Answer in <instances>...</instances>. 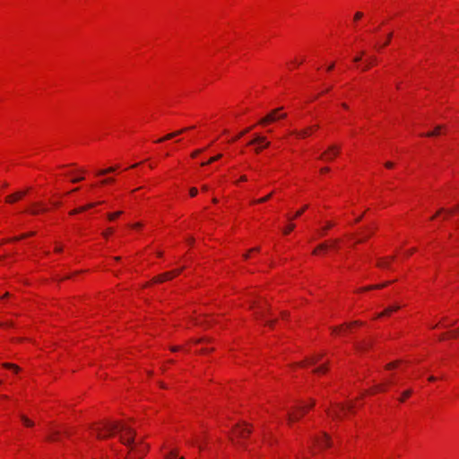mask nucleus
I'll use <instances>...</instances> for the list:
<instances>
[{"instance_id":"obj_1","label":"nucleus","mask_w":459,"mask_h":459,"mask_svg":"<svg viewBox=\"0 0 459 459\" xmlns=\"http://www.w3.org/2000/svg\"><path fill=\"white\" fill-rule=\"evenodd\" d=\"M98 438H106L115 431L122 432L120 435L121 442L127 446L128 455L126 459H142L147 453L148 446L143 442H136L134 439L135 431L125 423L105 422L102 428L93 429Z\"/></svg>"},{"instance_id":"obj_2","label":"nucleus","mask_w":459,"mask_h":459,"mask_svg":"<svg viewBox=\"0 0 459 459\" xmlns=\"http://www.w3.org/2000/svg\"><path fill=\"white\" fill-rule=\"evenodd\" d=\"M282 108H277L269 112L265 117L261 118L258 122L261 126H265L270 123L276 122L280 119H283L287 117L286 113H281Z\"/></svg>"},{"instance_id":"obj_3","label":"nucleus","mask_w":459,"mask_h":459,"mask_svg":"<svg viewBox=\"0 0 459 459\" xmlns=\"http://www.w3.org/2000/svg\"><path fill=\"white\" fill-rule=\"evenodd\" d=\"M248 144H257L255 151L256 153H259L264 148L270 145V142H268L264 136L256 134L255 138L248 143Z\"/></svg>"},{"instance_id":"obj_4","label":"nucleus","mask_w":459,"mask_h":459,"mask_svg":"<svg viewBox=\"0 0 459 459\" xmlns=\"http://www.w3.org/2000/svg\"><path fill=\"white\" fill-rule=\"evenodd\" d=\"M315 404L314 402L307 406V408L313 407ZM307 406H299L297 407V412H289L288 413V420L289 422L295 421L300 419V417L306 412Z\"/></svg>"},{"instance_id":"obj_5","label":"nucleus","mask_w":459,"mask_h":459,"mask_svg":"<svg viewBox=\"0 0 459 459\" xmlns=\"http://www.w3.org/2000/svg\"><path fill=\"white\" fill-rule=\"evenodd\" d=\"M352 407H353V405H351V404L349 406L339 404L333 411H327V413L329 416L333 417V419H340L342 417V412H344L348 410H351Z\"/></svg>"},{"instance_id":"obj_6","label":"nucleus","mask_w":459,"mask_h":459,"mask_svg":"<svg viewBox=\"0 0 459 459\" xmlns=\"http://www.w3.org/2000/svg\"><path fill=\"white\" fill-rule=\"evenodd\" d=\"M340 148L336 145H331L326 152L322 153L320 159H325L327 160H333L336 155H338Z\"/></svg>"},{"instance_id":"obj_7","label":"nucleus","mask_w":459,"mask_h":459,"mask_svg":"<svg viewBox=\"0 0 459 459\" xmlns=\"http://www.w3.org/2000/svg\"><path fill=\"white\" fill-rule=\"evenodd\" d=\"M29 191V189L23 191H17L13 195H7L5 198L6 203L13 204L20 199H22Z\"/></svg>"},{"instance_id":"obj_8","label":"nucleus","mask_w":459,"mask_h":459,"mask_svg":"<svg viewBox=\"0 0 459 459\" xmlns=\"http://www.w3.org/2000/svg\"><path fill=\"white\" fill-rule=\"evenodd\" d=\"M314 442L316 443L319 447L331 446L330 437L326 433H323L321 438H315Z\"/></svg>"},{"instance_id":"obj_9","label":"nucleus","mask_w":459,"mask_h":459,"mask_svg":"<svg viewBox=\"0 0 459 459\" xmlns=\"http://www.w3.org/2000/svg\"><path fill=\"white\" fill-rule=\"evenodd\" d=\"M316 128H318V126H315L314 127H307L300 131H293L292 134H295L299 138H306L307 136L309 135L312 129H316Z\"/></svg>"},{"instance_id":"obj_10","label":"nucleus","mask_w":459,"mask_h":459,"mask_svg":"<svg viewBox=\"0 0 459 459\" xmlns=\"http://www.w3.org/2000/svg\"><path fill=\"white\" fill-rule=\"evenodd\" d=\"M323 357V354H316V355H313L312 357L308 358L307 359H306L305 361L303 362H300L299 365L300 366H305V365H314L316 364V362H318L321 358Z\"/></svg>"},{"instance_id":"obj_11","label":"nucleus","mask_w":459,"mask_h":459,"mask_svg":"<svg viewBox=\"0 0 459 459\" xmlns=\"http://www.w3.org/2000/svg\"><path fill=\"white\" fill-rule=\"evenodd\" d=\"M250 433V429L244 427H237L234 430V434L239 437H246Z\"/></svg>"},{"instance_id":"obj_12","label":"nucleus","mask_w":459,"mask_h":459,"mask_svg":"<svg viewBox=\"0 0 459 459\" xmlns=\"http://www.w3.org/2000/svg\"><path fill=\"white\" fill-rule=\"evenodd\" d=\"M192 127H188V128H184V129H181V130H178V131H176V132H173V133H170L169 134H167L166 136H164L163 138H160L158 140L159 143H161L165 140H169V139H172L174 138L175 136H178L179 134H181L183 132L188 130V129H191Z\"/></svg>"},{"instance_id":"obj_13","label":"nucleus","mask_w":459,"mask_h":459,"mask_svg":"<svg viewBox=\"0 0 459 459\" xmlns=\"http://www.w3.org/2000/svg\"><path fill=\"white\" fill-rule=\"evenodd\" d=\"M361 325V323H360V322H359V321H355V322H353V323H351V324H350V325H345V326H344V325H341V326H339V327H334V328H333V333H342V332H344L346 329H348V328L351 327V326H352V325Z\"/></svg>"},{"instance_id":"obj_14","label":"nucleus","mask_w":459,"mask_h":459,"mask_svg":"<svg viewBox=\"0 0 459 459\" xmlns=\"http://www.w3.org/2000/svg\"><path fill=\"white\" fill-rule=\"evenodd\" d=\"M100 203H91V204H88L84 206H82V207H79L77 209H74L73 211L70 212V214L71 215H74V214H77L78 212H83V211H86L90 208H92L94 207L95 205L99 204Z\"/></svg>"},{"instance_id":"obj_15","label":"nucleus","mask_w":459,"mask_h":459,"mask_svg":"<svg viewBox=\"0 0 459 459\" xmlns=\"http://www.w3.org/2000/svg\"><path fill=\"white\" fill-rule=\"evenodd\" d=\"M170 279H172L171 273L168 272V273H164L153 278L152 281L154 282H163L164 281H168Z\"/></svg>"},{"instance_id":"obj_16","label":"nucleus","mask_w":459,"mask_h":459,"mask_svg":"<svg viewBox=\"0 0 459 459\" xmlns=\"http://www.w3.org/2000/svg\"><path fill=\"white\" fill-rule=\"evenodd\" d=\"M34 206L36 209L31 211V213L34 215L39 214V212H46L48 211V208L42 206L39 203L34 204Z\"/></svg>"},{"instance_id":"obj_17","label":"nucleus","mask_w":459,"mask_h":459,"mask_svg":"<svg viewBox=\"0 0 459 459\" xmlns=\"http://www.w3.org/2000/svg\"><path fill=\"white\" fill-rule=\"evenodd\" d=\"M391 281H385L382 284H377V285H371V286H368L366 288H363L361 289V290H378V289H382L385 286H387L388 284H390Z\"/></svg>"},{"instance_id":"obj_18","label":"nucleus","mask_w":459,"mask_h":459,"mask_svg":"<svg viewBox=\"0 0 459 459\" xmlns=\"http://www.w3.org/2000/svg\"><path fill=\"white\" fill-rule=\"evenodd\" d=\"M391 281H385L382 284H377V285H371V286H368L366 288H363L361 289V290H378V289H382L385 286H387L388 284H390Z\"/></svg>"},{"instance_id":"obj_19","label":"nucleus","mask_w":459,"mask_h":459,"mask_svg":"<svg viewBox=\"0 0 459 459\" xmlns=\"http://www.w3.org/2000/svg\"><path fill=\"white\" fill-rule=\"evenodd\" d=\"M400 308L399 306H392V307H387L384 312L380 313L377 315V317H381L383 316H385V315H389L390 313L394 312V311H396Z\"/></svg>"},{"instance_id":"obj_20","label":"nucleus","mask_w":459,"mask_h":459,"mask_svg":"<svg viewBox=\"0 0 459 459\" xmlns=\"http://www.w3.org/2000/svg\"><path fill=\"white\" fill-rule=\"evenodd\" d=\"M377 265L380 268L388 269V268H390V262H388L387 260H385L384 258H381L378 260Z\"/></svg>"},{"instance_id":"obj_21","label":"nucleus","mask_w":459,"mask_h":459,"mask_svg":"<svg viewBox=\"0 0 459 459\" xmlns=\"http://www.w3.org/2000/svg\"><path fill=\"white\" fill-rule=\"evenodd\" d=\"M117 169V167H109L106 169H102V170H100L97 172V175L98 176H103V175H106L108 173H111V172H114L116 171V169Z\"/></svg>"},{"instance_id":"obj_22","label":"nucleus","mask_w":459,"mask_h":459,"mask_svg":"<svg viewBox=\"0 0 459 459\" xmlns=\"http://www.w3.org/2000/svg\"><path fill=\"white\" fill-rule=\"evenodd\" d=\"M442 127H443L442 126H437L435 127L434 131L427 133L425 135L429 136V137L436 136L440 133V130L442 129Z\"/></svg>"},{"instance_id":"obj_23","label":"nucleus","mask_w":459,"mask_h":459,"mask_svg":"<svg viewBox=\"0 0 459 459\" xmlns=\"http://www.w3.org/2000/svg\"><path fill=\"white\" fill-rule=\"evenodd\" d=\"M221 157H222V154H218V155H216L214 157H212L208 161L201 163V165L204 166L206 164H210V163H212L213 161H216V160H220Z\"/></svg>"},{"instance_id":"obj_24","label":"nucleus","mask_w":459,"mask_h":459,"mask_svg":"<svg viewBox=\"0 0 459 459\" xmlns=\"http://www.w3.org/2000/svg\"><path fill=\"white\" fill-rule=\"evenodd\" d=\"M3 366L6 368L13 369L15 372H18L20 370V368L14 364L4 363Z\"/></svg>"},{"instance_id":"obj_25","label":"nucleus","mask_w":459,"mask_h":459,"mask_svg":"<svg viewBox=\"0 0 459 459\" xmlns=\"http://www.w3.org/2000/svg\"><path fill=\"white\" fill-rule=\"evenodd\" d=\"M327 247H328L327 243H322L313 251V254H317V252L319 250H325V249H327Z\"/></svg>"},{"instance_id":"obj_26","label":"nucleus","mask_w":459,"mask_h":459,"mask_svg":"<svg viewBox=\"0 0 459 459\" xmlns=\"http://www.w3.org/2000/svg\"><path fill=\"white\" fill-rule=\"evenodd\" d=\"M327 370V367L325 365H322L314 369L315 373H325Z\"/></svg>"},{"instance_id":"obj_27","label":"nucleus","mask_w":459,"mask_h":459,"mask_svg":"<svg viewBox=\"0 0 459 459\" xmlns=\"http://www.w3.org/2000/svg\"><path fill=\"white\" fill-rule=\"evenodd\" d=\"M295 228V224L293 223H290V225H288L284 230H283V233L284 234H289L290 231H292Z\"/></svg>"},{"instance_id":"obj_28","label":"nucleus","mask_w":459,"mask_h":459,"mask_svg":"<svg viewBox=\"0 0 459 459\" xmlns=\"http://www.w3.org/2000/svg\"><path fill=\"white\" fill-rule=\"evenodd\" d=\"M122 213V212H113V213H108V218L110 220V221H113L115 220L116 218H117L120 214Z\"/></svg>"},{"instance_id":"obj_29","label":"nucleus","mask_w":459,"mask_h":459,"mask_svg":"<svg viewBox=\"0 0 459 459\" xmlns=\"http://www.w3.org/2000/svg\"><path fill=\"white\" fill-rule=\"evenodd\" d=\"M22 420L23 421V423L27 426V427H31L33 426V422L29 420L28 418H26L25 416H22Z\"/></svg>"},{"instance_id":"obj_30","label":"nucleus","mask_w":459,"mask_h":459,"mask_svg":"<svg viewBox=\"0 0 459 459\" xmlns=\"http://www.w3.org/2000/svg\"><path fill=\"white\" fill-rule=\"evenodd\" d=\"M272 195L273 194L271 193V194H269L268 195H266V196H264L263 198H260V199H258L256 201H254V203H257V204L264 203V202H266L267 200H269L271 198Z\"/></svg>"},{"instance_id":"obj_31","label":"nucleus","mask_w":459,"mask_h":459,"mask_svg":"<svg viewBox=\"0 0 459 459\" xmlns=\"http://www.w3.org/2000/svg\"><path fill=\"white\" fill-rule=\"evenodd\" d=\"M411 394V390H407V391L403 392L402 397L400 398V401L403 402Z\"/></svg>"},{"instance_id":"obj_32","label":"nucleus","mask_w":459,"mask_h":459,"mask_svg":"<svg viewBox=\"0 0 459 459\" xmlns=\"http://www.w3.org/2000/svg\"><path fill=\"white\" fill-rule=\"evenodd\" d=\"M59 435L58 431H53L51 436L48 437V440L56 441L57 440V436Z\"/></svg>"},{"instance_id":"obj_33","label":"nucleus","mask_w":459,"mask_h":459,"mask_svg":"<svg viewBox=\"0 0 459 459\" xmlns=\"http://www.w3.org/2000/svg\"><path fill=\"white\" fill-rule=\"evenodd\" d=\"M307 208V206L306 205V206H304L302 209L299 210V211L296 212V214H295L294 218H297V217L300 216V215L304 212V211H305Z\"/></svg>"},{"instance_id":"obj_34","label":"nucleus","mask_w":459,"mask_h":459,"mask_svg":"<svg viewBox=\"0 0 459 459\" xmlns=\"http://www.w3.org/2000/svg\"><path fill=\"white\" fill-rule=\"evenodd\" d=\"M397 364H398V361L392 362V363L387 364L385 368L387 369H392V368H394Z\"/></svg>"},{"instance_id":"obj_35","label":"nucleus","mask_w":459,"mask_h":459,"mask_svg":"<svg viewBox=\"0 0 459 459\" xmlns=\"http://www.w3.org/2000/svg\"><path fill=\"white\" fill-rule=\"evenodd\" d=\"M182 270H183V268H180V269L170 272L171 277L173 278V277L178 275L182 272Z\"/></svg>"},{"instance_id":"obj_36","label":"nucleus","mask_w":459,"mask_h":459,"mask_svg":"<svg viewBox=\"0 0 459 459\" xmlns=\"http://www.w3.org/2000/svg\"><path fill=\"white\" fill-rule=\"evenodd\" d=\"M198 191L195 187H192L189 190V194L191 196H195L197 195Z\"/></svg>"},{"instance_id":"obj_37","label":"nucleus","mask_w":459,"mask_h":459,"mask_svg":"<svg viewBox=\"0 0 459 459\" xmlns=\"http://www.w3.org/2000/svg\"><path fill=\"white\" fill-rule=\"evenodd\" d=\"M363 16V13H360V12H357L354 15V20L357 21V20H359L360 18H362Z\"/></svg>"},{"instance_id":"obj_38","label":"nucleus","mask_w":459,"mask_h":459,"mask_svg":"<svg viewBox=\"0 0 459 459\" xmlns=\"http://www.w3.org/2000/svg\"><path fill=\"white\" fill-rule=\"evenodd\" d=\"M113 181H114V178H106V179H103V180L100 182V184L105 185V184H108V183H111V182H113Z\"/></svg>"},{"instance_id":"obj_39","label":"nucleus","mask_w":459,"mask_h":459,"mask_svg":"<svg viewBox=\"0 0 459 459\" xmlns=\"http://www.w3.org/2000/svg\"><path fill=\"white\" fill-rule=\"evenodd\" d=\"M392 36H393V34H392V32H390V33L387 35V37H386V39H387V40L384 43V45H383V46H387V45L389 44V42H390V39H391Z\"/></svg>"},{"instance_id":"obj_40","label":"nucleus","mask_w":459,"mask_h":459,"mask_svg":"<svg viewBox=\"0 0 459 459\" xmlns=\"http://www.w3.org/2000/svg\"><path fill=\"white\" fill-rule=\"evenodd\" d=\"M368 345H369V343H368V342H365V343H363V344L359 345V346H358V349H359V350H363V349H366Z\"/></svg>"},{"instance_id":"obj_41","label":"nucleus","mask_w":459,"mask_h":459,"mask_svg":"<svg viewBox=\"0 0 459 459\" xmlns=\"http://www.w3.org/2000/svg\"><path fill=\"white\" fill-rule=\"evenodd\" d=\"M364 54H365V52L362 51L360 56L354 57L353 61L354 62H359L361 60V56H363Z\"/></svg>"},{"instance_id":"obj_42","label":"nucleus","mask_w":459,"mask_h":459,"mask_svg":"<svg viewBox=\"0 0 459 459\" xmlns=\"http://www.w3.org/2000/svg\"><path fill=\"white\" fill-rule=\"evenodd\" d=\"M177 455L173 452H171L169 455L166 456V459H174V457H176Z\"/></svg>"},{"instance_id":"obj_43","label":"nucleus","mask_w":459,"mask_h":459,"mask_svg":"<svg viewBox=\"0 0 459 459\" xmlns=\"http://www.w3.org/2000/svg\"><path fill=\"white\" fill-rule=\"evenodd\" d=\"M201 152H202V150H196V151H195V152L191 154V156H192L193 158H195V157H196L199 153H201Z\"/></svg>"},{"instance_id":"obj_44","label":"nucleus","mask_w":459,"mask_h":459,"mask_svg":"<svg viewBox=\"0 0 459 459\" xmlns=\"http://www.w3.org/2000/svg\"><path fill=\"white\" fill-rule=\"evenodd\" d=\"M113 232L112 229L107 230V231L103 232L104 237H108L109 234Z\"/></svg>"},{"instance_id":"obj_45","label":"nucleus","mask_w":459,"mask_h":459,"mask_svg":"<svg viewBox=\"0 0 459 459\" xmlns=\"http://www.w3.org/2000/svg\"><path fill=\"white\" fill-rule=\"evenodd\" d=\"M33 234H34L33 232H30V233H29V234H28V236H31V235H33ZM25 237H27V235H22V236H21V237H19V238H14V240L22 239V238H25Z\"/></svg>"},{"instance_id":"obj_46","label":"nucleus","mask_w":459,"mask_h":459,"mask_svg":"<svg viewBox=\"0 0 459 459\" xmlns=\"http://www.w3.org/2000/svg\"><path fill=\"white\" fill-rule=\"evenodd\" d=\"M385 165L388 169H392L394 167V163L390 161L386 162Z\"/></svg>"},{"instance_id":"obj_47","label":"nucleus","mask_w":459,"mask_h":459,"mask_svg":"<svg viewBox=\"0 0 459 459\" xmlns=\"http://www.w3.org/2000/svg\"><path fill=\"white\" fill-rule=\"evenodd\" d=\"M82 179H83V178L80 177V178H76L72 179V182L73 183H76V182L82 181Z\"/></svg>"},{"instance_id":"obj_48","label":"nucleus","mask_w":459,"mask_h":459,"mask_svg":"<svg viewBox=\"0 0 459 459\" xmlns=\"http://www.w3.org/2000/svg\"><path fill=\"white\" fill-rule=\"evenodd\" d=\"M458 333H459V330L453 331V332L451 333V336H452V337H456Z\"/></svg>"},{"instance_id":"obj_49","label":"nucleus","mask_w":459,"mask_h":459,"mask_svg":"<svg viewBox=\"0 0 459 459\" xmlns=\"http://www.w3.org/2000/svg\"><path fill=\"white\" fill-rule=\"evenodd\" d=\"M376 389H377V391H384L385 390V388L381 385H377Z\"/></svg>"},{"instance_id":"obj_50","label":"nucleus","mask_w":459,"mask_h":459,"mask_svg":"<svg viewBox=\"0 0 459 459\" xmlns=\"http://www.w3.org/2000/svg\"><path fill=\"white\" fill-rule=\"evenodd\" d=\"M320 171L322 173L327 172V171H329V168L328 167L322 168Z\"/></svg>"},{"instance_id":"obj_51","label":"nucleus","mask_w":459,"mask_h":459,"mask_svg":"<svg viewBox=\"0 0 459 459\" xmlns=\"http://www.w3.org/2000/svg\"><path fill=\"white\" fill-rule=\"evenodd\" d=\"M53 205H54L55 207H58V206H60V205H61V203H60V202H53Z\"/></svg>"},{"instance_id":"obj_52","label":"nucleus","mask_w":459,"mask_h":459,"mask_svg":"<svg viewBox=\"0 0 459 459\" xmlns=\"http://www.w3.org/2000/svg\"><path fill=\"white\" fill-rule=\"evenodd\" d=\"M251 128H247L246 130H244L243 132L240 133V135H244L245 134H247V132H249Z\"/></svg>"},{"instance_id":"obj_53","label":"nucleus","mask_w":459,"mask_h":459,"mask_svg":"<svg viewBox=\"0 0 459 459\" xmlns=\"http://www.w3.org/2000/svg\"><path fill=\"white\" fill-rule=\"evenodd\" d=\"M179 349H180L179 347L175 346V347H172V348H171V351H178Z\"/></svg>"},{"instance_id":"obj_54","label":"nucleus","mask_w":459,"mask_h":459,"mask_svg":"<svg viewBox=\"0 0 459 459\" xmlns=\"http://www.w3.org/2000/svg\"><path fill=\"white\" fill-rule=\"evenodd\" d=\"M333 67H334V64H331V65L328 66L327 70H328V71H331Z\"/></svg>"},{"instance_id":"obj_55","label":"nucleus","mask_w":459,"mask_h":459,"mask_svg":"<svg viewBox=\"0 0 459 459\" xmlns=\"http://www.w3.org/2000/svg\"><path fill=\"white\" fill-rule=\"evenodd\" d=\"M370 60H371V61H368V64H370V65H371L372 63H374V62L376 61V57H373V56H372V57H370Z\"/></svg>"},{"instance_id":"obj_56","label":"nucleus","mask_w":459,"mask_h":459,"mask_svg":"<svg viewBox=\"0 0 459 459\" xmlns=\"http://www.w3.org/2000/svg\"><path fill=\"white\" fill-rule=\"evenodd\" d=\"M240 181H247V177L246 176H242L240 178Z\"/></svg>"},{"instance_id":"obj_57","label":"nucleus","mask_w":459,"mask_h":459,"mask_svg":"<svg viewBox=\"0 0 459 459\" xmlns=\"http://www.w3.org/2000/svg\"><path fill=\"white\" fill-rule=\"evenodd\" d=\"M55 250H56V252H61V251H62V247H56V249H55Z\"/></svg>"},{"instance_id":"obj_58","label":"nucleus","mask_w":459,"mask_h":459,"mask_svg":"<svg viewBox=\"0 0 459 459\" xmlns=\"http://www.w3.org/2000/svg\"><path fill=\"white\" fill-rule=\"evenodd\" d=\"M414 251H415V249L413 248V249H411V250L408 251V252H407V255H411Z\"/></svg>"},{"instance_id":"obj_59","label":"nucleus","mask_w":459,"mask_h":459,"mask_svg":"<svg viewBox=\"0 0 459 459\" xmlns=\"http://www.w3.org/2000/svg\"><path fill=\"white\" fill-rule=\"evenodd\" d=\"M332 226H333V224H332V223H328V224L326 225V227H325V230L330 229Z\"/></svg>"},{"instance_id":"obj_60","label":"nucleus","mask_w":459,"mask_h":459,"mask_svg":"<svg viewBox=\"0 0 459 459\" xmlns=\"http://www.w3.org/2000/svg\"><path fill=\"white\" fill-rule=\"evenodd\" d=\"M370 67V64H368L365 65V67L363 68V70H368V68Z\"/></svg>"},{"instance_id":"obj_61","label":"nucleus","mask_w":459,"mask_h":459,"mask_svg":"<svg viewBox=\"0 0 459 459\" xmlns=\"http://www.w3.org/2000/svg\"><path fill=\"white\" fill-rule=\"evenodd\" d=\"M265 324H266V325H271L273 324V322H272V321H270V320H266V321H265Z\"/></svg>"},{"instance_id":"obj_62","label":"nucleus","mask_w":459,"mask_h":459,"mask_svg":"<svg viewBox=\"0 0 459 459\" xmlns=\"http://www.w3.org/2000/svg\"><path fill=\"white\" fill-rule=\"evenodd\" d=\"M203 341H204L203 339H197V340H195V342L196 343H200V342H202Z\"/></svg>"},{"instance_id":"obj_63","label":"nucleus","mask_w":459,"mask_h":459,"mask_svg":"<svg viewBox=\"0 0 459 459\" xmlns=\"http://www.w3.org/2000/svg\"><path fill=\"white\" fill-rule=\"evenodd\" d=\"M429 381H434V380H436V377H429Z\"/></svg>"},{"instance_id":"obj_64","label":"nucleus","mask_w":459,"mask_h":459,"mask_svg":"<svg viewBox=\"0 0 459 459\" xmlns=\"http://www.w3.org/2000/svg\"><path fill=\"white\" fill-rule=\"evenodd\" d=\"M202 189H203L204 191H206V190H208V186H203Z\"/></svg>"}]
</instances>
